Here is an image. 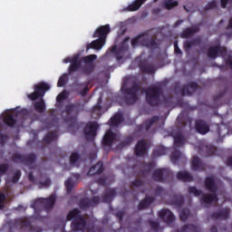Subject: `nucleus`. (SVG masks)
<instances>
[{
  "label": "nucleus",
  "mask_w": 232,
  "mask_h": 232,
  "mask_svg": "<svg viewBox=\"0 0 232 232\" xmlns=\"http://www.w3.org/2000/svg\"><path fill=\"white\" fill-rule=\"evenodd\" d=\"M66 220L71 223V229L74 232L84 231L86 229V218L81 214L79 208L70 210L66 216Z\"/></svg>",
  "instance_id": "f257e3e1"
},
{
  "label": "nucleus",
  "mask_w": 232,
  "mask_h": 232,
  "mask_svg": "<svg viewBox=\"0 0 232 232\" xmlns=\"http://www.w3.org/2000/svg\"><path fill=\"white\" fill-rule=\"evenodd\" d=\"M205 188L211 194H203L201 202H204V204H211V202H215V204H217V202H218V196L217 195L218 186H217V182H215V178L213 176L205 179Z\"/></svg>",
  "instance_id": "f03ea898"
},
{
  "label": "nucleus",
  "mask_w": 232,
  "mask_h": 232,
  "mask_svg": "<svg viewBox=\"0 0 232 232\" xmlns=\"http://www.w3.org/2000/svg\"><path fill=\"white\" fill-rule=\"evenodd\" d=\"M145 101L149 106L157 108L160 105V97H162V87L160 85H153L148 87L144 91Z\"/></svg>",
  "instance_id": "7ed1b4c3"
},
{
  "label": "nucleus",
  "mask_w": 232,
  "mask_h": 232,
  "mask_svg": "<svg viewBox=\"0 0 232 232\" xmlns=\"http://www.w3.org/2000/svg\"><path fill=\"white\" fill-rule=\"evenodd\" d=\"M184 144H186V138L184 135H182L181 132L176 134L174 136L173 152L170 156L172 164H177L180 159H184V154L179 150Z\"/></svg>",
  "instance_id": "20e7f679"
},
{
  "label": "nucleus",
  "mask_w": 232,
  "mask_h": 232,
  "mask_svg": "<svg viewBox=\"0 0 232 232\" xmlns=\"http://www.w3.org/2000/svg\"><path fill=\"white\" fill-rule=\"evenodd\" d=\"M122 92L129 95L124 98V102L131 106V104H135L137 101H139V96L137 93L140 92V84L137 83V82H134L132 85L129 88H121Z\"/></svg>",
  "instance_id": "39448f33"
},
{
  "label": "nucleus",
  "mask_w": 232,
  "mask_h": 232,
  "mask_svg": "<svg viewBox=\"0 0 232 232\" xmlns=\"http://www.w3.org/2000/svg\"><path fill=\"white\" fill-rule=\"evenodd\" d=\"M51 86L45 82H41L34 85V92L27 94V99L30 101H37V99H43L46 95V92H49Z\"/></svg>",
  "instance_id": "423d86ee"
},
{
  "label": "nucleus",
  "mask_w": 232,
  "mask_h": 232,
  "mask_svg": "<svg viewBox=\"0 0 232 232\" xmlns=\"http://www.w3.org/2000/svg\"><path fill=\"white\" fill-rule=\"evenodd\" d=\"M55 200H57V197L55 194H52L49 198H37L34 201L32 208H34L35 213H37V208H41V204L44 205V208L46 211H50L53 206H55Z\"/></svg>",
  "instance_id": "0eeeda50"
},
{
  "label": "nucleus",
  "mask_w": 232,
  "mask_h": 232,
  "mask_svg": "<svg viewBox=\"0 0 232 232\" xmlns=\"http://www.w3.org/2000/svg\"><path fill=\"white\" fill-rule=\"evenodd\" d=\"M13 162H20V164H24V166H28L32 168L34 164H35V160H37V154L31 153L27 156H24L22 154L16 153L12 157Z\"/></svg>",
  "instance_id": "6e6552de"
},
{
  "label": "nucleus",
  "mask_w": 232,
  "mask_h": 232,
  "mask_svg": "<svg viewBox=\"0 0 232 232\" xmlns=\"http://www.w3.org/2000/svg\"><path fill=\"white\" fill-rule=\"evenodd\" d=\"M171 178V171L168 169H157L152 172V180L155 182H166Z\"/></svg>",
  "instance_id": "1a4fd4ad"
},
{
  "label": "nucleus",
  "mask_w": 232,
  "mask_h": 232,
  "mask_svg": "<svg viewBox=\"0 0 232 232\" xmlns=\"http://www.w3.org/2000/svg\"><path fill=\"white\" fill-rule=\"evenodd\" d=\"M99 130V123L97 121H90L83 129V133L87 140H93L97 137V130Z\"/></svg>",
  "instance_id": "9d476101"
},
{
  "label": "nucleus",
  "mask_w": 232,
  "mask_h": 232,
  "mask_svg": "<svg viewBox=\"0 0 232 232\" xmlns=\"http://www.w3.org/2000/svg\"><path fill=\"white\" fill-rule=\"evenodd\" d=\"M159 116H153L150 120H146L143 123L137 125L134 131L138 135H142V133L146 131H150V128L155 124V122H158Z\"/></svg>",
  "instance_id": "9b49d317"
},
{
  "label": "nucleus",
  "mask_w": 232,
  "mask_h": 232,
  "mask_svg": "<svg viewBox=\"0 0 232 232\" xmlns=\"http://www.w3.org/2000/svg\"><path fill=\"white\" fill-rule=\"evenodd\" d=\"M226 57L227 55V50L220 45L211 46L208 49V56L210 59H216L217 57Z\"/></svg>",
  "instance_id": "f8f14e48"
},
{
  "label": "nucleus",
  "mask_w": 232,
  "mask_h": 232,
  "mask_svg": "<svg viewBox=\"0 0 232 232\" xmlns=\"http://www.w3.org/2000/svg\"><path fill=\"white\" fill-rule=\"evenodd\" d=\"M111 53H114L116 61H122L125 53L130 52V47L127 45H120L117 48V45H113L111 49Z\"/></svg>",
  "instance_id": "ddd939ff"
},
{
  "label": "nucleus",
  "mask_w": 232,
  "mask_h": 232,
  "mask_svg": "<svg viewBox=\"0 0 232 232\" xmlns=\"http://www.w3.org/2000/svg\"><path fill=\"white\" fill-rule=\"evenodd\" d=\"M110 32H111L110 24L102 25L95 30V32L92 34V37H98V39L106 41V37H108V34H110Z\"/></svg>",
  "instance_id": "4468645a"
},
{
  "label": "nucleus",
  "mask_w": 232,
  "mask_h": 232,
  "mask_svg": "<svg viewBox=\"0 0 232 232\" xmlns=\"http://www.w3.org/2000/svg\"><path fill=\"white\" fill-rule=\"evenodd\" d=\"M116 139H117V134L112 132L111 130H109L107 132H105L103 139L102 140V144L103 148H111Z\"/></svg>",
  "instance_id": "2eb2a0df"
},
{
  "label": "nucleus",
  "mask_w": 232,
  "mask_h": 232,
  "mask_svg": "<svg viewBox=\"0 0 232 232\" xmlns=\"http://www.w3.org/2000/svg\"><path fill=\"white\" fill-rule=\"evenodd\" d=\"M148 151V143L144 140H140L137 142L134 153L136 157H144Z\"/></svg>",
  "instance_id": "dca6fc26"
},
{
  "label": "nucleus",
  "mask_w": 232,
  "mask_h": 232,
  "mask_svg": "<svg viewBox=\"0 0 232 232\" xmlns=\"http://www.w3.org/2000/svg\"><path fill=\"white\" fill-rule=\"evenodd\" d=\"M229 213H231V209L225 208L217 212H213L210 217L211 218H216V220H227V218H229Z\"/></svg>",
  "instance_id": "f3484780"
},
{
  "label": "nucleus",
  "mask_w": 232,
  "mask_h": 232,
  "mask_svg": "<svg viewBox=\"0 0 232 232\" xmlns=\"http://www.w3.org/2000/svg\"><path fill=\"white\" fill-rule=\"evenodd\" d=\"M159 217L165 224H173L175 222V215L169 209H162L159 212Z\"/></svg>",
  "instance_id": "a211bd4d"
},
{
  "label": "nucleus",
  "mask_w": 232,
  "mask_h": 232,
  "mask_svg": "<svg viewBox=\"0 0 232 232\" xmlns=\"http://www.w3.org/2000/svg\"><path fill=\"white\" fill-rule=\"evenodd\" d=\"M81 70V58L79 54H75L72 57V63L69 65L68 73L72 75V73H75V72H79Z\"/></svg>",
  "instance_id": "6ab92c4d"
},
{
  "label": "nucleus",
  "mask_w": 232,
  "mask_h": 232,
  "mask_svg": "<svg viewBox=\"0 0 232 232\" xmlns=\"http://www.w3.org/2000/svg\"><path fill=\"white\" fill-rule=\"evenodd\" d=\"M197 90H198V83L195 82H190L188 84L183 85L180 88L182 95H193Z\"/></svg>",
  "instance_id": "aec40b11"
},
{
  "label": "nucleus",
  "mask_w": 232,
  "mask_h": 232,
  "mask_svg": "<svg viewBox=\"0 0 232 232\" xmlns=\"http://www.w3.org/2000/svg\"><path fill=\"white\" fill-rule=\"evenodd\" d=\"M139 68L141 73H147L149 75L155 73V65L148 63L146 60H143L140 63Z\"/></svg>",
  "instance_id": "412c9836"
},
{
  "label": "nucleus",
  "mask_w": 232,
  "mask_h": 232,
  "mask_svg": "<svg viewBox=\"0 0 232 232\" xmlns=\"http://www.w3.org/2000/svg\"><path fill=\"white\" fill-rule=\"evenodd\" d=\"M196 131L200 135H206L209 131V125L204 120H197L195 122Z\"/></svg>",
  "instance_id": "4be33fe9"
},
{
  "label": "nucleus",
  "mask_w": 232,
  "mask_h": 232,
  "mask_svg": "<svg viewBox=\"0 0 232 232\" xmlns=\"http://www.w3.org/2000/svg\"><path fill=\"white\" fill-rule=\"evenodd\" d=\"M191 169L192 171H204L206 163L197 156H194L191 161Z\"/></svg>",
  "instance_id": "5701e85b"
},
{
  "label": "nucleus",
  "mask_w": 232,
  "mask_h": 232,
  "mask_svg": "<svg viewBox=\"0 0 232 232\" xmlns=\"http://www.w3.org/2000/svg\"><path fill=\"white\" fill-rule=\"evenodd\" d=\"M142 46L149 50H157L159 48V43L157 40L150 38V36H144L142 41Z\"/></svg>",
  "instance_id": "b1692460"
},
{
  "label": "nucleus",
  "mask_w": 232,
  "mask_h": 232,
  "mask_svg": "<svg viewBox=\"0 0 232 232\" xmlns=\"http://www.w3.org/2000/svg\"><path fill=\"white\" fill-rule=\"evenodd\" d=\"M102 171H104V165L102 164V161H98L97 164L90 168L87 175L89 177H93L95 175H101Z\"/></svg>",
  "instance_id": "393cba45"
},
{
  "label": "nucleus",
  "mask_w": 232,
  "mask_h": 232,
  "mask_svg": "<svg viewBox=\"0 0 232 232\" xmlns=\"http://www.w3.org/2000/svg\"><path fill=\"white\" fill-rule=\"evenodd\" d=\"M116 195L117 190L115 188H107L102 196V201L110 204Z\"/></svg>",
  "instance_id": "a878e982"
},
{
  "label": "nucleus",
  "mask_w": 232,
  "mask_h": 232,
  "mask_svg": "<svg viewBox=\"0 0 232 232\" xmlns=\"http://www.w3.org/2000/svg\"><path fill=\"white\" fill-rule=\"evenodd\" d=\"M104 44H106V41L105 40H102V38H98L94 41H92L91 44H88L86 45V52L90 51V50H102V46H104Z\"/></svg>",
  "instance_id": "bb28decb"
},
{
  "label": "nucleus",
  "mask_w": 232,
  "mask_h": 232,
  "mask_svg": "<svg viewBox=\"0 0 232 232\" xmlns=\"http://www.w3.org/2000/svg\"><path fill=\"white\" fill-rule=\"evenodd\" d=\"M194 34H198V27H187L183 29L179 37H181V39H189V37H193Z\"/></svg>",
  "instance_id": "cd10ccee"
},
{
  "label": "nucleus",
  "mask_w": 232,
  "mask_h": 232,
  "mask_svg": "<svg viewBox=\"0 0 232 232\" xmlns=\"http://www.w3.org/2000/svg\"><path fill=\"white\" fill-rule=\"evenodd\" d=\"M146 1L148 0H134L125 8V10L127 12H138V10H140L142 5H144Z\"/></svg>",
  "instance_id": "c85d7f7f"
},
{
  "label": "nucleus",
  "mask_w": 232,
  "mask_h": 232,
  "mask_svg": "<svg viewBox=\"0 0 232 232\" xmlns=\"http://www.w3.org/2000/svg\"><path fill=\"white\" fill-rule=\"evenodd\" d=\"M153 202H155V198L147 195L144 199L140 201L138 206L139 211H142V209H148V207L151 206Z\"/></svg>",
  "instance_id": "c756f323"
},
{
  "label": "nucleus",
  "mask_w": 232,
  "mask_h": 232,
  "mask_svg": "<svg viewBox=\"0 0 232 232\" xmlns=\"http://www.w3.org/2000/svg\"><path fill=\"white\" fill-rule=\"evenodd\" d=\"M155 166H157V162H155V160L150 161L149 163H142L141 170H140V175H141V177H144V175H148V173H150V171H151V169H153Z\"/></svg>",
  "instance_id": "7c9ffc66"
},
{
  "label": "nucleus",
  "mask_w": 232,
  "mask_h": 232,
  "mask_svg": "<svg viewBox=\"0 0 232 232\" xmlns=\"http://www.w3.org/2000/svg\"><path fill=\"white\" fill-rule=\"evenodd\" d=\"M202 41L199 38H196L190 41H186L183 44V48L187 53H189L193 46H200Z\"/></svg>",
  "instance_id": "2f4dec72"
},
{
  "label": "nucleus",
  "mask_w": 232,
  "mask_h": 232,
  "mask_svg": "<svg viewBox=\"0 0 232 232\" xmlns=\"http://www.w3.org/2000/svg\"><path fill=\"white\" fill-rule=\"evenodd\" d=\"M178 180L182 182H193V176L188 171H179L176 175Z\"/></svg>",
  "instance_id": "473e14b6"
},
{
  "label": "nucleus",
  "mask_w": 232,
  "mask_h": 232,
  "mask_svg": "<svg viewBox=\"0 0 232 232\" xmlns=\"http://www.w3.org/2000/svg\"><path fill=\"white\" fill-rule=\"evenodd\" d=\"M34 108L37 113H44L46 111V103L43 98L34 103Z\"/></svg>",
  "instance_id": "72a5a7b5"
},
{
  "label": "nucleus",
  "mask_w": 232,
  "mask_h": 232,
  "mask_svg": "<svg viewBox=\"0 0 232 232\" xmlns=\"http://www.w3.org/2000/svg\"><path fill=\"white\" fill-rule=\"evenodd\" d=\"M70 166L79 168L81 164V155L78 152H72L69 158Z\"/></svg>",
  "instance_id": "f704fd0d"
},
{
  "label": "nucleus",
  "mask_w": 232,
  "mask_h": 232,
  "mask_svg": "<svg viewBox=\"0 0 232 232\" xmlns=\"http://www.w3.org/2000/svg\"><path fill=\"white\" fill-rule=\"evenodd\" d=\"M3 121H4V124L8 126L9 128H14L15 124H17V120H15V118H14V115L12 114L6 115L4 118Z\"/></svg>",
  "instance_id": "c9c22d12"
},
{
  "label": "nucleus",
  "mask_w": 232,
  "mask_h": 232,
  "mask_svg": "<svg viewBox=\"0 0 232 232\" xmlns=\"http://www.w3.org/2000/svg\"><path fill=\"white\" fill-rule=\"evenodd\" d=\"M16 226H20V227H32V222L30 219H26L24 218L15 219Z\"/></svg>",
  "instance_id": "e433bc0d"
},
{
  "label": "nucleus",
  "mask_w": 232,
  "mask_h": 232,
  "mask_svg": "<svg viewBox=\"0 0 232 232\" xmlns=\"http://www.w3.org/2000/svg\"><path fill=\"white\" fill-rule=\"evenodd\" d=\"M168 153V149L160 146L155 149L152 152V157L157 158V157H162Z\"/></svg>",
  "instance_id": "4c0bfd02"
},
{
  "label": "nucleus",
  "mask_w": 232,
  "mask_h": 232,
  "mask_svg": "<svg viewBox=\"0 0 232 232\" xmlns=\"http://www.w3.org/2000/svg\"><path fill=\"white\" fill-rule=\"evenodd\" d=\"M79 109V104L77 103H69L65 106V113L67 115H72V113H75L77 110Z\"/></svg>",
  "instance_id": "58836bf2"
},
{
  "label": "nucleus",
  "mask_w": 232,
  "mask_h": 232,
  "mask_svg": "<svg viewBox=\"0 0 232 232\" xmlns=\"http://www.w3.org/2000/svg\"><path fill=\"white\" fill-rule=\"evenodd\" d=\"M143 41H144V35H138L131 39L130 44L132 48H137V46H142Z\"/></svg>",
  "instance_id": "ea45409f"
},
{
  "label": "nucleus",
  "mask_w": 232,
  "mask_h": 232,
  "mask_svg": "<svg viewBox=\"0 0 232 232\" xmlns=\"http://www.w3.org/2000/svg\"><path fill=\"white\" fill-rule=\"evenodd\" d=\"M94 71H95L94 63L86 64L82 68V72L83 75H92V73H93Z\"/></svg>",
  "instance_id": "a19ab883"
},
{
  "label": "nucleus",
  "mask_w": 232,
  "mask_h": 232,
  "mask_svg": "<svg viewBox=\"0 0 232 232\" xmlns=\"http://www.w3.org/2000/svg\"><path fill=\"white\" fill-rule=\"evenodd\" d=\"M80 209H88V208H92V199L85 198L80 200L79 202Z\"/></svg>",
  "instance_id": "79ce46f5"
},
{
  "label": "nucleus",
  "mask_w": 232,
  "mask_h": 232,
  "mask_svg": "<svg viewBox=\"0 0 232 232\" xmlns=\"http://www.w3.org/2000/svg\"><path fill=\"white\" fill-rule=\"evenodd\" d=\"M122 121H124L122 114L118 113V114H115L112 118H111V126H119V124H121Z\"/></svg>",
  "instance_id": "37998d69"
},
{
  "label": "nucleus",
  "mask_w": 232,
  "mask_h": 232,
  "mask_svg": "<svg viewBox=\"0 0 232 232\" xmlns=\"http://www.w3.org/2000/svg\"><path fill=\"white\" fill-rule=\"evenodd\" d=\"M53 140H57L56 131L47 133L45 138L44 139V142H45V144H50V142H53Z\"/></svg>",
  "instance_id": "c03bdc74"
},
{
  "label": "nucleus",
  "mask_w": 232,
  "mask_h": 232,
  "mask_svg": "<svg viewBox=\"0 0 232 232\" xmlns=\"http://www.w3.org/2000/svg\"><path fill=\"white\" fill-rule=\"evenodd\" d=\"M205 157H213V155H217V147L213 145H207L205 147Z\"/></svg>",
  "instance_id": "a18cd8bd"
},
{
  "label": "nucleus",
  "mask_w": 232,
  "mask_h": 232,
  "mask_svg": "<svg viewBox=\"0 0 232 232\" xmlns=\"http://www.w3.org/2000/svg\"><path fill=\"white\" fill-rule=\"evenodd\" d=\"M64 186L66 188L67 193H72V191H73V188H75V181L73 180V179L69 178L65 181Z\"/></svg>",
  "instance_id": "49530a36"
},
{
  "label": "nucleus",
  "mask_w": 232,
  "mask_h": 232,
  "mask_svg": "<svg viewBox=\"0 0 232 232\" xmlns=\"http://www.w3.org/2000/svg\"><path fill=\"white\" fill-rule=\"evenodd\" d=\"M163 5L167 10H173V8L179 6V2L176 0H165Z\"/></svg>",
  "instance_id": "de8ad7c7"
},
{
  "label": "nucleus",
  "mask_w": 232,
  "mask_h": 232,
  "mask_svg": "<svg viewBox=\"0 0 232 232\" xmlns=\"http://www.w3.org/2000/svg\"><path fill=\"white\" fill-rule=\"evenodd\" d=\"M172 204L176 208H182V206L184 205V197H182V195L180 194L176 196L175 198L172 200Z\"/></svg>",
  "instance_id": "09e8293b"
},
{
  "label": "nucleus",
  "mask_w": 232,
  "mask_h": 232,
  "mask_svg": "<svg viewBox=\"0 0 232 232\" xmlns=\"http://www.w3.org/2000/svg\"><path fill=\"white\" fill-rule=\"evenodd\" d=\"M182 229L183 232H200V227L191 224L185 225Z\"/></svg>",
  "instance_id": "8fccbe9b"
},
{
  "label": "nucleus",
  "mask_w": 232,
  "mask_h": 232,
  "mask_svg": "<svg viewBox=\"0 0 232 232\" xmlns=\"http://www.w3.org/2000/svg\"><path fill=\"white\" fill-rule=\"evenodd\" d=\"M189 215H191V212L188 210V208H183L179 212V218L182 222H186V220L189 218Z\"/></svg>",
  "instance_id": "3c124183"
},
{
  "label": "nucleus",
  "mask_w": 232,
  "mask_h": 232,
  "mask_svg": "<svg viewBox=\"0 0 232 232\" xmlns=\"http://www.w3.org/2000/svg\"><path fill=\"white\" fill-rule=\"evenodd\" d=\"M96 59H97L96 54H90L82 57V63H84V64H93V61H95Z\"/></svg>",
  "instance_id": "603ef678"
},
{
  "label": "nucleus",
  "mask_w": 232,
  "mask_h": 232,
  "mask_svg": "<svg viewBox=\"0 0 232 232\" xmlns=\"http://www.w3.org/2000/svg\"><path fill=\"white\" fill-rule=\"evenodd\" d=\"M37 186H38V188H40V189L43 188H50V186H52V180L50 179L49 177H47V178L45 179V180H44V181H39V182L37 183Z\"/></svg>",
  "instance_id": "864d4df0"
},
{
  "label": "nucleus",
  "mask_w": 232,
  "mask_h": 232,
  "mask_svg": "<svg viewBox=\"0 0 232 232\" xmlns=\"http://www.w3.org/2000/svg\"><path fill=\"white\" fill-rule=\"evenodd\" d=\"M133 143V136L131 135H129L127 136L123 141L121 142L120 146L121 148H126V146H130V144H132Z\"/></svg>",
  "instance_id": "5fc2aeb1"
},
{
  "label": "nucleus",
  "mask_w": 232,
  "mask_h": 232,
  "mask_svg": "<svg viewBox=\"0 0 232 232\" xmlns=\"http://www.w3.org/2000/svg\"><path fill=\"white\" fill-rule=\"evenodd\" d=\"M188 191L189 195H194V197H200L202 195V190H198L197 187H189Z\"/></svg>",
  "instance_id": "6e6d98bb"
},
{
  "label": "nucleus",
  "mask_w": 232,
  "mask_h": 232,
  "mask_svg": "<svg viewBox=\"0 0 232 232\" xmlns=\"http://www.w3.org/2000/svg\"><path fill=\"white\" fill-rule=\"evenodd\" d=\"M89 84H90V82L78 84V86H84V88L80 92V94L82 95V97H85L86 93L90 92V89L88 88Z\"/></svg>",
  "instance_id": "4d7b16f0"
},
{
  "label": "nucleus",
  "mask_w": 232,
  "mask_h": 232,
  "mask_svg": "<svg viewBox=\"0 0 232 232\" xmlns=\"http://www.w3.org/2000/svg\"><path fill=\"white\" fill-rule=\"evenodd\" d=\"M224 95H226V91H223L221 92H219L218 94H217L216 96H214L213 98V102L215 104H218V106H220V101H222V97H224Z\"/></svg>",
  "instance_id": "13d9d810"
},
{
  "label": "nucleus",
  "mask_w": 232,
  "mask_h": 232,
  "mask_svg": "<svg viewBox=\"0 0 232 232\" xmlns=\"http://www.w3.org/2000/svg\"><path fill=\"white\" fill-rule=\"evenodd\" d=\"M130 186L133 188H142V186H144V181L140 179H136L135 180L131 181Z\"/></svg>",
  "instance_id": "bf43d9fd"
},
{
  "label": "nucleus",
  "mask_w": 232,
  "mask_h": 232,
  "mask_svg": "<svg viewBox=\"0 0 232 232\" xmlns=\"http://www.w3.org/2000/svg\"><path fill=\"white\" fill-rule=\"evenodd\" d=\"M149 224L153 231H159V227H160L159 221L149 220Z\"/></svg>",
  "instance_id": "052dcab7"
},
{
  "label": "nucleus",
  "mask_w": 232,
  "mask_h": 232,
  "mask_svg": "<svg viewBox=\"0 0 232 232\" xmlns=\"http://www.w3.org/2000/svg\"><path fill=\"white\" fill-rule=\"evenodd\" d=\"M9 166L6 163L0 164V177H3L8 171Z\"/></svg>",
  "instance_id": "680f3d73"
},
{
  "label": "nucleus",
  "mask_w": 232,
  "mask_h": 232,
  "mask_svg": "<svg viewBox=\"0 0 232 232\" xmlns=\"http://www.w3.org/2000/svg\"><path fill=\"white\" fill-rule=\"evenodd\" d=\"M214 8H217V1L215 0L208 2V5L204 7V10H214Z\"/></svg>",
  "instance_id": "e2e57ef3"
},
{
  "label": "nucleus",
  "mask_w": 232,
  "mask_h": 232,
  "mask_svg": "<svg viewBox=\"0 0 232 232\" xmlns=\"http://www.w3.org/2000/svg\"><path fill=\"white\" fill-rule=\"evenodd\" d=\"M154 195L155 197H160L162 195H164V188H162V187L158 186L154 188Z\"/></svg>",
  "instance_id": "0e129e2a"
},
{
  "label": "nucleus",
  "mask_w": 232,
  "mask_h": 232,
  "mask_svg": "<svg viewBox=\"0 0 232 232\" xmlns=\"http://www.w3.org/2000/svg\"><path fill=\"white\" fill-rule=\"evenodd\" d=\"M19 179H21V170H16L13 176L12 182L16 184V182H19Z\"/></svg>",
  "instance_id": "69168bd1"
},
{
  "label": "nucleus",
  "mask_w": 232,
  "mask_h": 232,
  "mask_svg": "<svg viewBox=\"0 0 232 232\" xmlns=\"http://www.w3.org/2000/svg\"><path fill=\"white\" fill-rule=\"evenodd\" d=\"M8 140V135L0 133V144L1 146H5L6 141Z\"/></svg>",
  "instance_id": "338daca9"
},
{
  "label": "nucleus",
  "mask_w": 232,
  "mask_h": 232,
  "mask_svg": "<svg viewBox=\"0 0 232 232\" xmlns=\"http://www.w3.org/2000/svg\"><path fill=\"white\" fill-rule=\"evenodd\" d=\"M125 215L126 212L124 210H120L116 213V217L119 218V222H122V220H124Z\"/></svg>",
  "instance_id": "774afa93"
}]
</instances>
